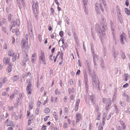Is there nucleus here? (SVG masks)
<instances>
[{"instance_id": "12", "label": "nucleus", "mask_w": 130, "mask_h": 130, "mask_svg": "<svg viewBox=\"0 0 130 130\" xmlns=\"http://www.w3.org/2000/svg\"><path fill=\"white\" fill-rule=\"evenodd\" d=\"M10 22L11 24V25L10 26V30H11L12 29L13 27H14L15 26L16 24L15 21L13 19Z\"/></svg>"}, {"instance_id": "61", "label": "nucleus", "mask_w": 130, "mask_h": 130, "mask_svg": "<svg viewBox=\"0 0 130 130\" xmlns=\"http://www.w3.org/2000/svg\"><path fill=\"white\" fill-rule=\"evenodd\" d=\"M24 40H25L26 41V42H27V40H28V36H27V34H26L25 36V39H24Z\"/></svg>"}, {"instance_id": "55", "label": "nucleus", "mask_w": 130, "mask_h": 130, "mask_svg": "<svg viewBox=\"0 0 130 130\" xmlns=\"http://www.w3.org/2000/svg\"><path fill=\"white\" fill-rule=\"evenodd\" d=\"M129 85L128 83H126L123 86V87L124 88L127 87Z\"/></svg>"}, {"instance_id": "11", "label": "nucleus", "mask_w": 130, "mask_h": 130, "mask_svg": "<svg viewBox=\"0 0 130 130\" xmlns=\"http://www.w3.org/2000/svg\"><path fill=\"white\" fill-rule=\"evenodd\" d=\"M34 118V115H31L29 119L28 122V125H30L31 124L33 120V118Z\"/></svg>"}, {"instance_id": "60", "label": "nucleus", "mask_w": 130, "mask_h": 130, "mask_svg": "<svg viewBox=\"0 0 130 130\" xmlns=\"http://www.w3.org/2000/svg\"><path fill=\"white\" fill-rule=\"evenodd\" d=\"M106 99L105 98H103L102 99V102L104 104L106 103Z\"/></svg>"}, {"instance_id": "26", "label": "nucleus", "mask_w": 130, "mask_h": 130, "mask_svg": "<svg viewBox=\"0 0 130 130\" xmlns=\"http://www.w3.org/2000/svg\"><path fill=\"white\" fill-rule=\"evenodd\" d=\"M44 112L45 113H48L50 112V110L48 108H46L44 110Z\"/></svg>"}, {"instance_id": "14", "label": "nucleus", "mask_w": 130, "mask_h": 130, "mask_svg": "<svg viewBox=\"0 0 130 130\" xmlns=\"http://www.w3.org/2000/svg\"><path fill=\"white\" fill-rule=\"evenodd\" d=\"M92 54L93 57V61L94 62V67L95 68H96V62L95 61V58H97L98 57V56L96 54H94H94Z\"/></svg>"}, {"instance_id": "22", "label": "nucleus", "mask_w": 130, "mask_h": 130, "mask_svg": "<svg viewBox=\"0 0 130 130\" xmlns=\"http://www.w3.org/2000/svg\"><path fill=\"white\" fill-rule=\"evenodd\" d=\"M3 117L7 118L8 116V114L5 111H4L3 113Z\"/></svg>"}, {"instance_id": "42", "label": "nucleus", "mask_w": 130, "mask_h": 130, "mask_svg": "<svg viewBox=\"0 0 130 130\" xmlns=\"http://www.w3.org/2000/svg\"><path fill=\"white\" fill-rule=\"evenodd\" d=\"M120 105L122 107H123L124 106V102L122 101H120Z\"/></svg>"}, {"instance_id": "49", "label": "nucleus", "mask_w": 130, "mask_h": 130, "mask_svg": "<svg viewBox=\"0 0 130 130\" xmlns=\"http://www.w3.org/2000/svg\"><path fill=\"white\" fill-rule=\"evenodd\" d=\"M39 109L38 108H37L36 110L35 113L37 115H38L39 114Z\"/></svg>"}, {"instance_id": "33", "label": "nucleus", "mask_w": 130, "mask_h": 130, "mask_svg": "<svg viewBox=\"0 0 130 130\" xmlns=\"http://www.w3.org/2000/svg\"><path fill=\"white\" fill-rule=\"evenodd\" d=\"M14 53L12 51L10 50L8 52V55L9 56H12V55H13V54Z\"/></svg>"}, {"instance_id": "35", "label": "nucleus", "mask_w": 130, "mask_h": 130, "mask_svg": "<svg viewBox=\"0 0 130 130\" xmlns=\"http://www.w3.org/2000/svg\"><path fill=\"white\" fill-rule=\"evenodd\" d=\"M116 127L118 130H121L122 129V127L119 126L118 125H117L116 126Z\"/></svg>"}, {"instance_id": "52", "label": "nucleus", "mask_w": 130, "mask_h": 130, "mask_svg": "<svg viewBox=\"0 0 130 130\" xmlns=\"http://www.w3.org/2000/svg\"><path fill=\"white\" fill-rule=\"evenodd\" d=\"M78 105H75V110L76 111H77L78 110Z\"/></svg>"}, {"instance_id": "45", "label": "nucleus", "mask_w": 130, "mask_h": 130, "mask_svg": "<svg viewBox=\"0 0 130 130\" xmlns=\"http://www.w3.org/2000/svg\"><path fill=\"white\" fill-rule=\"evenodd\" d=\"M80 101V99H77L76 100V102L75 105H79Z\"/></svg>"}, {"instance_id": "36", "label": "nucleus", "mask_w": 130, "mask_h": 130, "mask_svg": "<svg viewBox=\"0 0 130 130\" xmlns=\"http://www.w3.org/2000/svg\"><path fill=\"white\" fill-rule=\"evenodd\" d=\"M11 14H10L9 15L8 18V19L9 21L10 22H11Z\"/></svg>"}, {"instance_id": "2", "label": "nucleus", "mask_w": 130, "mask_h": 130, "mask_svg": "<svg viewBox=\"0 0 130 130\" xmlns=\"http://www.w3.org/2000/svg\"><path fill=\"white\" fill-rule=\"evenodd\" d=\"M92 83L94 87L97 89L98 90H100V83L97 77L94 76L92 78Z\"/></svg>"}, {"instance_id": "7", "label": "nucleus", "mask_w": 130, "mask_h": 130, "mask_svg": "<svg viewBox=\"0 0 130 130\" xmlns=\"http://www.w3.org/2000/svg\"><path fill=\"white\" fill-rule=\"evenodd\" d=\"M40 60L42 61L43 63L44 64H45L44 54L43 52H41V55L40 56Z\"/></svg>"}, {"instance_id": "21", "label": "nucleus", "mask_w": 130, "mask_h": 130, "mask_svg": "<svg viewBox=\"0 0 130 130\" xmlns=\"http://www.w3.org/2000/svg\"><path fill=\"white\" fill-rule=\"evenodd\" d=\"M121 58L123 59H124L126 58V57L125 54L123 51H121Z\"/></svg>"}, {"instance_id": "43", "label": "nucleus", "mask_w": 130, "mask_h": 130, "mask_svg": "<svg viewBox=\"0 0 130 130\" xmlns=\"http://www.w3.org/2000/svg\"><path fill=\"white\" fill-rule=\"evenodd\" d=\"M86 6H84V7L85 8L84 10L85 12V13L87 15L88 14V13L87 12V9H86Z\"/></svg>"}, {"instance_id": "56", "label": "nucleus", "mask_w": 130, "mask_h": 130, "mask_svg": "<svg viewBox=\"0 0 130 130\" xmlns=\"http://www.w3.org/2000/svg\"><path fill=\"white\" fill-rule=\"evenodd\" d=\"M125 4L127 6L129 5V2L128 0H126L125 2Z\"/></svg>"}, {"instance_id": "54", "label": "nucleus", "mask_w": 130, "mask_h": 130, "mask_svg": "<svg viewBox=\"0 0 130 130\" xmlns=\"http://www.w3.org/2000/svg\"><path fill=\"white\" fill-rule=\"evenodd\" d=\"M116 95L114 94V95L113 96V99H112V101L113 102H114L115 100V99H116Z\"/></svg>"}, {"instance_id": "3", "label": "nucleus", "mask_w": 130, "mask_h": 130, "mask_svg": "<svg viewBox=\"0 0 130 130\" xmlns=\"http://www.w3.org/2000/svg\"><path fill=\"white\" fill-rule=\"evenodd\" d=\"M21 45H22L21 46L22 48H24V52H25V53L26 54L28 51V50L29 48V46L27 42H26L25 40L23 39L22 40Z\"/></svg>"}, {"instance_id": "17", "label": "nucleus", "mask_w": 130, "mask_h": 130, "mask_svg": "<svg viewBox=\"0 0 130 130\" xmlns=\"http://www.w3.org/2000/svg\"><path fill=\"white\" fill-rule=\"evenodd\" d=\"M114 107V110L113 111L115 112L116 113H118L119 110L118 108H117L116 105V104H114L113 106Z\"/></svg>"}, {"instance_id": "59", "label": "nucleus", "mask_w": 130, "mask_h": 130, "mask_svg": "<svg viewBox=\"0 0 130 130\" xmlns=\"http://www.w3.org/2000/svg\"><path fill=\"white\" fill-rule=\"evenodd\" d=\"M107 105V106L106 107V110H108L109 107V106H111V104L109 103Z\"/></svg>"}, {"instance_id": "28", "label": "nucleus", "mask_w": 130, "mask_h": 130, "mask_svg": "<svg viewBox=\"0 0 130 130\" xmlns=\"http://www.w3.org/2000/svg\"><path fill=\"white\" fill-rule=\"evenodd\" d=\"M101 123H100L98 127L99 130H103V128Z\"/></svg>"}, {"instance_id": "5", "label": "nucleus", "mask_w": 130, "mask_h": 130, "mask_svg": "<svg viewBox=\"0 0 130 130\" xmlns=\"http://www.w3.org/2000/svg\"><path fill=\"white\" fill-rule=\"evenodd\" d=\"M87 70L88 71L89 75L91 77H92V78L94 76H95V77H97L95 75V72L94 70L93 69L92 70L91 68L87 69Z\"/></svg>"}, {"instance_id": "6", "label": "nucleus", "mask_w": 130, "mask_h": 130, "mask_svg": "<svg viewBox=\"0 0 130 130\" xmlns=\"http://www.w3.org/2000/svg\"><path fill=\"white\" fill-rule=\"evenodd\" d=\"M120 41L121 44H123L124 43V41H126V36L125 34L123 33L120 36Z\"/></svg>"}, {"instance_id": "16", "label": "nucleus", "mask_w": 130, "mask_h": 130, "mask_svg": "<svg viewBox=\"0 0 130 130\" xmlns=\"http://www.w3.org/2000/svg\"><path fill=\"white\" fill-rule=\"evenodd\" d=\"M85 62L86 64L87 67V69L90 68H91L90 64L89 63V62L87 60H86Z\"/></svg>"}, {"instance_id": "13", "label": "nucleus", "mask_w": 130, "mask_h": 130, "mask_svg": "<svg viewBox=\"0 0 130 130\" xmlns=\"http://www.w3.org/2000/svg\"><path fill=\"white\" fill-rule=\"evenodd\" d=\"M84 80L85 82V83H86L88 82V75L87 74L86 71V70H85L84 71Z\"/></svg>"}, {"instance_id": "27", "label": "nucleus", "mask_w": 130, "mask_h": 130, "mask_svg": "<svg viewBox=\"0 0 130 130\" xmlns=\"http://www.w3.org/2000/svg\"><path fill=\"white\" fill-rule=\"evenodd\" d=\"M112 55L113 56L114 58H116L117 57V53H116L115 50H113L112 51Z\"/></svg>"}, {"instance_id": "37", "label": "nucleus", "mask_w": 130, "mask_h": 130, "mask_svg": "<svg viewBox=\"0 0 130 130\" xmlns=\"http://www.w3.org/2000/svg\"><path fill=\"white\" fill-rule=\"evenodd\" d=\"M32 9L34 13L36 14L37 12V8H32Z\"/></svg>"}, {"instance_id": "38", "label": "nucleus", "mask_w": 130, "mask_h": 130, "mask_svg": "<svg viewBox=\"0 0 130 130\" xmlns=\"http://www.w3.org/2000/svg\"><path fill=\"white\" fill-rule=\"evenodd\" d=\"M100 112H98L97 114V117L96 118V120H100V119L99 118L100 116Z\"/></svg>"}, {"instance_id": "25", "label": "nucleus", "mask_w": 130, "mask_h": 130, "mask_svg": "<svg viewBox=\"0 0 130 130\" xmlns=\"http://www.w3.org/2000/svg\"><path fill=\"white\" fill-rule=\"evenodd\" d=\"M17 55L16 53H14L12 55V61L14 62L16 60Z\"/></svg>"}, {"instance_id": "1", "label": "nucleus", "mask_w": 130, "mask_h": 130, "mask_svg": "<svg viewBox=\"0 0 130 130\" xmlns=\"http://www.w3.org/2000/svg\"><path fill=\"white\" fill-rule=\"evenodd\" d=\"M102 21L100 23V26L99 24H96L95 26V29L98 34L101 38V37H105L106 35L105 31L108 29L107 23L103 16H101Z\"/></svg>"}, {"instance_id": "4", "label": "nucleus", "mask_w": 130, "mask_h": 130, "mask_svg": "<svg viewBox=\"0 0 130 130\" xmlns=\"http://www.w3.org/2000/svg\"><path fill=\"white\" fill-rule=\"evenodd\" d=\"M32 86L31 82L29 81L28 82V83L27 86L26 88V91H27V93L28 94H31V91L32 89L31 87Z\"/></svg>"}, {"instance_id": "30", "label": "nucleus", "mask_w": 130, "mask_h": 130, "mask_svg": "<svg viewBox=\"0 0 130 130\" xmlns=\"http://www.w3.org/2000/svg\"><path fill=\"white\" fill-rule=\"evenodd\" d=\"M15 23L18 26H20V21L18 19H17L16 20V22Z\"/></svg>"}, {"instance_id": "51", "label": "nucleus", "mask_w": 130, "mask_h": 130, "mask_svg": "<svg viewBox=\"0 0 130 130\" xmlns=\"http://www.w3.org/2000/svg\"><path fill=\"white\" fill-rule=\"evenodd\" d=\"M33 107V106L31 104H29V110H30L32 109V108Z\"/></svg>"}, {"instance_id": "57", "label": "nucleus", "mask_w": 130, "mask_h": 130, "mask_svg": "<svg viewBox=\"0 0 130 130\" xmlns=\"http://www.w3.org/2000/svg\"><path fill=\"white\" fill-rule=\"evenodd\" d=\"M85 87L86 91H87L88 89V85L87 84V83H86Z\"/></svg>"}, {"instance_id": "24", "label": "nucleus", "mask_w": 130, "mask_h": 130, "mask_svg": "<svg viewBox=\"0 0 130 130\" xmlns=\"http://www.w3.org/2000/svg\"><path fill=\"white\" fill-rule=\"evenodd\" d=\"M124 76L125 77V78L124 79V81H127V79L129 77V76L128 74L126 73L124 74Z\"/></svg>"}, {"instance_id": "40", "label": "nucleus", "mask_w": 130, "mask_h": 130, "mask_svg": "<svg viewBox=\"0 0 130 130\" xmlns=\"http://www.w3.org/2000/svg\"><path fill=\"white\" fill-rule=\"evenodd\" d=\"M101 2H102L103 4V5H104V7H105V6L106 5V2H105V0H100Z\"/></svg>"}, {"instance_id": "8", "label": "nucleus", "mask_w": 130, "mask_h": 130, "mask_svg": "<svg viewBox=\"0 0 130 130\" xmlns=\"http://www.w3.org/2000/svg\"><path fill=\"white\" fill-rule=\"evenodd\" d=\"M5 125L6 126H12L13 125V122L10 120L9 121L8 119L5 122Z\"/></svg>"}, {"instance_id": "53", "label": "nucleus", "mask_w": 130, "mask_h": 130, "mask_svg": "<svg viewBox=\"0 0 130 130\" xmlns=\"http://www.w3.org/2000/svg\"><path fill=\"white\" fill-rule=\"evenodd\" d=\"M59 35L61 37H62L63 36V31H60L59 33Z\"/></svg>"}, {"instance_id": "20", "label": "nucleus", "mask_w": 130, "mask_h": 130, "mask_svg": "<svg viewBox=\"0 0 130 130\" xmlns=\"http://www.w3.org/2000/svg\"><path fill=\"white\" fill-rule=\"evenodd\" d=\"M124 10L126 14L128 15H130V11L128 9L125 8Z\"/></svg>"}, {"instance_id": "46", "label": "nucleus", "mask_w": 130, "mask_h": 130, "mask_svg": "<svg viewBox=\"0 0 130 130\" xmlns=\"http://www.w3.org/2000/svg\"><path fill=\"white\" fill-rule=\"evenodd\" d=\"M107 104H109V103L111 104V100L110 98H108L107 99Z\"/></svg>"}, {"instance_id": "41", "label": "nucleus", "mask_w": 130, "mask_h": 130, "mask_svg": "<svg viewBox=\"0 0 130 130\" xmlns=\"http://www.w3.org/2000/svg\"><path fill=\"white\" fill-rule=\"evenodd\" d=\"M7 79L5 78H4L2 81L3 83L5 84L7 82Z\"/></svg>"}, {"instance_id": "48", "label": "nucleus", "mask_w": 130, "mask_h": 130, "mask_svg": "<svg viewBox=\"0 0 130 130\" xmlns=\"http://www.w3.org/2000/svg\"><path fill=\"white\" fill-rule=\"evenodd\" d=\"M63 53L62 52H61V54L60 55V57L61 58V60H63Z\"/></svg>"}, {"instance_id": "23", "label": "nucleus", "mask_w": 130, "mask_h": 130, "mask_svg": "<svg viewBox=\"0 0 130 130\" xmlns=\"http://www.w3.org/2000/svg\"><path fill=\"white\" fill-rule=\"evenodd\" d=\"M24 55L25 56L23 60L25 62H26L28 60V57L27 53Z\"/></svg>"}, {"instance_id": "10", "label": "nucleus", "mask_w": 130, "mask_h": 130, "mask_svg": "<svg viewBox=\"0 0 130 130\" xmlns=\"http://www.w3.org/2000/svg\"><path fill=\"white\" fill-rule=\"evenodd\" d=\"M76 123H78L79 121L81 120V115L80 113H77L76 114Z\"/></svg>"}, {"instance_id": "15", "label": "nucleus", "mask_w": 130, "mask_h": 130, "mask_svg": "<svg viewBox=\"0 0 130 130\" xmlns=\"http://www.w3.org/2000/svg\"><path fill=\"white\" fill-rule=\"evenodd\" d=\"M10 58H5L3 59V62L4 63L7 64L10 61Z\"/></svg>"}, {"instance_id": "44", "label": "nucleus", "mask_w": 130, "mask_h": 130, "mask_svg": "<svg viewBox=\"0 0 130 130\" xmlns=\"http://www.w3.org/2000/svg\"><path fill=\"white\" fill-rule=\"evenodd\" d=\"M67 122L64 123L63 125V127L64 128H67Z\"/></svg>"}, {"instance_id": "19", "label": "nucleus", "mask_w": 130, "mask_h": 130, "mask_svg": "<svg viewBox=\"0 0 130 130\" xmlns=\"http://www.w3.org/2000/svg\"><path fill=\"white\" fill-rule=\"evenodd\" d=\"M53 115L56 120L57 121L58 120V116L57 115L56 112H54L53 113Z\"/></svg>"}, {"instance_id": "64", "label": "nucleus", "mask_w": 130, "mask_h": 130, "mask_svg": "<svg viewBox=\"0 0 130 130\" xmlns=\"http://www.w3.org/2000/svg\"><path fill=\"white\" fill-rule=\"evenodd\" d=\"M127 112L130 114V108H128L126 110Z\"/></svg>"}, {"instance_id": "34", "label": "nucleus", "mask_w": 130, "mask_h": 130, "mask_svg": "<svg viewBox=\"0 0 130 130\" xmlns=\"http://www.w3.org/2000/svg\"><path fill=\"white\" fill-rule=\"evenodd\" d=\"M18 76H14L13 78V81L15 82L18 79Z\"/></svg>"}, {"instance_id": "47", "label": "nucleus", "mask_w": 130, "mask_h": 130, "mask_svg": "<svg viewBox=\"0 0 130 130\" xmlns=\"http://www.w3.org/2000/svg\"><path fill=\"white\" fill-rule=\"evenodd\" d=\"M46 127H47V126L43 125L41 129V130H46Z\"/></svg>"}, {"instance_id": "62", "label": "nucleus", "mask_w": 130, "mask_h": 130, "mask_svg": "<svg viewBox=\"0 0 130 130\" xmlns=\"http://www.w3.org/2000/svg\"><path fill=\"white\" fill-rule=\"evenodd\" d=\"M69 19L68 18H67L66 19V22L67 24H68V25H69Z\"/></svg>"}, {"instance_id": "32", "label": "nucleus", "mask_w": 130, "mask_h": 130, "mask_svg": "<svg viewBox=\"0 0 130 130\" xmlns=\"http://www.w3.org/2000/svg\"><path fill=\"white\" fill-rule=\"evenodd\" d=\"M12 70V67L11 66H8L7 69V72L9 73Z\"/></svg>"}, {"instance_id": "29", "label": "nucleus", "mask_w": 130, "mask_h": 130, "mask_svg": "<svg viewBox=\"0 0 130 130\" xmlns=\"http://www.w3.org/2000/svg\"><path fill=\"white\" fill-rule=\"evenodd\" d=\"M118 18L120 21V23L122 24V17L121 15H118Z\"/></svg>"}, {"instance_id": "63", "label": "nucleus", "mask_w": 130, "mask_h": 130, "mask_svg": "<svg viewBox=\"0 0 130 130\" xmlns=\"http://www.w3.org/2000/svg\"><path fill=\"white\" fill-rule=\"evenodd\" d=\"M18 91L17 89H15L14 92L13 93V94H18Z\"/></svg>"}, {"instance_id": "58", "label": "nucleus", "mask_w": 130, "mask_h": 130, "mask_svg": "<svg viewBox=\"0 0 130 130\" xmlns=\"http://www.w3.org/2000/svg\"><path fill=\"white\" fill-rule=\"evenodd\" d=\"M100 8L101 10L103 12L104 11V10L103 9V6L101 5V3H100Z\"/></svg>"}, {"instance_id": "39", "label": "nucleus", "mask_w": 130, "mask_h": 130, "mask_svg": "<svg viewBox=\"0 0 130 130\" xmlns=\"http://www.w3.org/2000/svg\"><path fill=\"white\" fill-rule=\"evenodd\" d=\"M36 55L35 54H34L32 55L31 59L33 61L32 62H33L34 61V58L36 56Z\"/></svg>"}, {"instance_id": "50", "label": "nucleus", "mask_w": 130, "mask_h": 130, "mask_svg": "<svg viewBox=\"0 0 130 130\" xmlns=\"http://www.w3.org/2000/svg\"><path fill=\"white\" fill-rule=\"evenodd\" d=\"M103 53L104 58H107V57L106 56L107 54L106 53V51L105 50V49L103 51Z\"/></svg>"}, {"instance_id": "31", "label": "nucleus", "mask_w": 130, "mask_h": 130, "mask_svg": "<svg viewBox=\"0 0 130 130\" xmlns=\"http://www.w3.org/2000/svg\"><path fill=\"white\" fill-rule=\"evenodd\" d=\"M83 3L84 4V6L86 5L87 4L88 0H82Z\"/></svg>"}, {"instance_id": "18", "label": "nucleus", "mask_w": 130, "mask_h": 130, "mask_svg": "<svg viewBox=\"0 0 130 130\" xmlns=\"http://www.w3.org/2000/svg\"><path fill=\"white\" fill-rule=\"evenodd\" d=\"M34 4L32 5V8H38V2H36V4H34Z\"/></svg>"}, {"instance_id": "9", "label": "nucleus", "mask_w": 130, "mask_h": 130, "mask_svg": "<svg viewBox=\"0 0 130 130\" xmlns=\"http://www.w3.org/2000/svg\"><path fill=\"white\" fill-rule=\"evenodd\" d=\"M89 100L91 101V102L93 104H94L95 101L94 100L95 98L94 95L93 94H91V95H89Z\"/></svg>"}]
</instances>
